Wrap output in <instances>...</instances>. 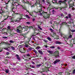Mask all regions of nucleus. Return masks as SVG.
I'll use <instances>...</instances> for the list:
<instances>
[{
    "label": "nucleus",
    "mask_w": 75,
    "mask_h": 75,
    "mask_svg": "<svg viewBox=\"0 0 75 75\" xmlns=\"http://www.w3.org/2000/svg\"><path fill=\"white\" fill-rule=\"evenodd\" d=\"M64 1H62L60 0L59 1V4H61V3H64V4H66V1H67V0H63Z\"/></svg>",
    "instance_id": "obj_1"
},
{
    "label": "nucleus",
    "mask_w": 75,
    "mask_h": 75,
    "mask_svg": "<svg viewBox=\"0 0 75 75\" xmlns=\"http://www.w3.org/2000/svg\"><path fill=\"white\" fill-rule=\"evenodd\" d=\"M59 62H60V60H59V59H57L54 61V62H53V64H56Z\"/></svg>",
    "instance_id": "obj_2"
},
{
    "label": "nucleus",
    "mask_w": 75,
    "mask_h": 75,
    "mask_svg": "<svg viewBox=\"0 0 75 75\" xmlns=\"http://www.w3.org/2000/svg\"><path fill=\"white\" fill-rule=\"evenodd\" d=\"M16 57L17 58L18 60H21V58L19 57V55L18 54H16L15 55Z\"/></svg>",
    "instance_id": "obj_3"
},
{
    "label": "nucleus",
    "mask_w": 75,
    "mask_h": 75,
    "mask_svg": "<svg viewBox=\"0 0 75 75\" xmlns=\"http://www.w3.org/2000/svg\"><path fill=\"white\" fill-rule=\"evenodd\" d=\"M46 2L48 3L47 5H49V6H51V4H50V0H47Z\"/></svg>",
    "instance_id": "obj_4"
},
{
    "label": "nucleus",
    "mask_w": 75,
    "mask_h": 75,
    "mask_svg": "<svg viewBox=\"0 0 75 75\" xmlns=\"http://www.w3.org/2000/svg\"><path fill=\"white\" fill-rule=\"evenodd\" d=\"M47 52H48V53H49V54H52V53H53V51H49L48 50H47Z\"/></svg>",
    "instance_id": "obj_5"
},
{
    "label": "nucleus",
    "mask_w": 75,
    "mask_h": 75,
    "mask_svg": "<svg viewBox=\"0 0 75 75\" xmlns=\"http://www.w3.org/2000/svg\"><path fill=\"white\" fill-rule=\"evenodd\" d=\"M38 52L40 54H43V53L42 52V51H41V50H38Z\"/></svg>",
    "instance_id": "obj_6"
},
{
    "label": "nucleus",
    "mask_w": 75,
    "mask_h": 75,
    "mask_svg": "<svg viewBox=\"0 0 75 75\" xmlns=\"http://www.w3.org/2000/svg\"><path fill=\"white\" fill-rule=\"evenodd\" d=\"M73 6H74V5L73 4H69V8H71V7H73Z\"/></svg>",
    "instance_id": "obj_7"
},
{
    "label": "nucleus",
    "mask_w": 75,
    "mask_h": 75,
    "mask_svg": "<svg viewBox=\"0 0 75 75\" xmlns=\"http://www.w3.org/2000/svg\"><path fill=\"white\" fill-rule=\"evenodd\" d=\"M35 36L34 35H33L31 37V38H32L34 41H35Z\"/></svg>",
    "instance_id": "obj_8"
},
{
    "label": "nucleus",
    "mask_w": 75,
    "mask_h": 75,
    "mask_svg": "<svg viewBox=\"0 0 75 75\" xmlns=\"http://www.w3.org/2000/svg\"><path fill=\"white\" fill-rule=\"evenodd\" d=\"M16 31L18 33V34H20V31H21V30H19L18 29H17Z\"/></svg>",
    "instance_id": "obj_9"
},
{
    "label": "nucleus",
    "mask_w": 75,
    "mask_h": 75,
    "mask_svg": "<svg viewBox=\"0 0 75 75\" xmlns=\"http://www.w3.org/2000/svg\"><path fill=\"white\" fill-rule=\"evenodd\" d=\"M22 28H23L24 29H28V26H24V27H22Z\"/></svg>",
    "instance_id": "obj_10"
},
{
    "label": "nucleus",
    "mask_w": 75,
    "mask_h": 75,
    "mask_svg": "<svg viewBox=\"0 0 75 75\" xmlns=\"http://www.w3.org/2000/svg\"><path fill=\"white\" fill-rule=\"evenodd\" d=\"M55 44H62V43L60 42L56 41Z\"/></svg>",
    "instance_id": "obj_11"
},
{
    "label": "nucleus",
    "mask_w": 75,
    "mask_h": 75,
    "mask_svg": "<svg viewBox=\"0 0 75 75\" xmlns=\"http://www.w3.org/2000/svg\"><path fill=\"white\" fill-rule=\"evenodd\" d=\"M5 72L6 73V74H8V72H9V69H6L5 70Z\"/></svg>",
    "instance_id": "obj_12"
},
{
    "label": "nucleus",
    "mask_w": 75,
    "mask_h": 75,
    "mask_svg": "<svg viewBox=\"0 0 75 75\" xmlns=\"http://www.w3.org/2000/svg\"><path fill=\"white\" fill-rule=\"evenodd\" d=\"M10 47H11V49H12V50H13V51L16 50V49H15L14 47L13 46H11Z\"/></svg>",
    "instance_id": "obj_13"
},
{
    "label": "nucleus",
    "mask_w": 75,
    "mask_h": 75,
    "mask_svg": "<svg viewBox=\"0 0 75 75\" xmlns=\"http://www.w3.org/2000/svg\"><path fill=\"white\" fill-rule=\"evenodd\" d=\"M7 30H11V27L10 26H8L7 27Z\"/></svg>",
    "instance_id": "obj_14"
},
{
    "label": "nucleus",
    "mask_w": 75,
    "mask_h": 75,
    "mask_svg": "<svg viewBox=\"0 0 75 75\" xmlns=\"http://www.w3.org/2000/svg\"><path fill=\"white\" fill-rule=\"evenodd\" d=\"M10 17L8 16L3 21V22H6V20H7L8 18H10Z\"/></svg>",
    "instance_id": "obj_15"
},
{
    "label": "nucleus",
    "mask_w": 75,
    "mask_h": 75,
    "mask_svg": "<svg viewBox=\"0 0 75 75\" xmlns=\"http://www.w3.org/2000/svg\"><path fill=\"white\" fill-rule=\"evenodd\" d=\"M47 39L48 40H49V41H51L52 40V39H51V38L50 37H47Z\"/></svg>",
    "instance_id": "obj_16"
},
{
    "label": "nucleus",
    "mask_w": 75,
    "mask_h": 75,
    "mask_svg": "<svg viewBox=\"0 0 75 75\" xmlns=\"http://www.w3.org/2000/svg\"><path fill=\"white\" fill-rule=\"evenodd\" d=\"M40 66H41V64H38L36 66V67L37 68H39L40 67Z\"/></svg>",
    "instance_id": "obj_17"
},
{
    "label": "nucleus",
    "mask_w": 75,
    "mask_h": 75,
    "mask_svg": "<svg viewBox=\"0 0 75 75\" xmlns=\"http://www.w3.org/2000/svg\"><path fill=\"white\" fill-rule=\"evenodd\" d=\"M18 29H19V30H20L21 28H22V27L21 26H19L17 27Z\"/></svg>",
    "instance_id": "obj_18"
},
{
    "label": "nucleus",
    "mask_w": 75,
    "mask_h": 75,
    "mask_svg": "<svg viewBox=\"0 0 75 75\" xmlns=\"http://www.w3.org/2000/svg\"><path fill=\"white\" fill-rule=\"evenodd\" d=\"M40 48H41V47H40V46H38L36 48V50H39V49H40Z\"/></svg>",
    "instance_id": "obj_19"
},
{
    "label": "nucleus",
    "mask_w": 75,
    "mask_h": 75,
    "mask_svg": "<svg viewBox=\"0 0 75 75\" xmlns=\"http://www.w3.org/2000/svg\"><path fill=\"white\" fill-rule=\"evenodd\" d=\"M70 21L72 23H73V20L71 18H70Z\"/></svg>",
    "instance_id": "obj_20"
},
{
    "label": "nucleus",
    "mask_w": 75,
    "mask_h": 75,
    "mask_svg": "<svg viewBox=\"0 0 75 75\" xmlns=\"http://www.w3.org/2000/svg\"><path fill=\"white\" fill-rule=\"evenodd\" d=\"M52 2L53 4H54L55 3H56V2H57V1L55 0H52Z\"/></svg>",
    "instance_id": "obj_21"
},
{
    "label": "nucleus",
    "mask_w": 75,
    "mask_h": 75,
    "mask_svg": "<svg viewBox=\"0 0 75 75\" xmlns=\"http://www.w3.org/2000/svg\"><path fill=\"white\" fill-rule=\"evenodd\" d=\"M25 16L27 18H30V17L28 15H26Z\"/></svg>",
    "instance_id": "obj_22"
},
{
    "label": "nucleus",
    "mask_w": 75,
    "mask_h": 75,
    "mask_svg": "<svg viewBox=\"0 0 75 75\" xmlns=\"http://www.w3.org/2000/svg\"><path fill=\"white\" fill-rule=\"evenodd\" d=\"M63 38H64V40L65 41L66 40H67L68 39L67 37L66 36H64L63 37Z\"/></svg>",
    "instance_id": "obj_23"
},
{
    "label": "nucleus",
    "mask_w": 75,
    "mask_h": 75,
    "mask_svg": "<svg viewBox=\"0 0 75 75\" xmlns=\"http://www.w3.org/2000/svg\"><path fill=\"white\" fill-rule=\"evenodd\" d=\"M25 3H27V4H28L29 5H31V4L30 3V2H29L28 1H26V2H25Z\"/></svg>",
    "instance_id": "obj_24"
},
{
    "label": "nucleus",
    "mask_w": 75,
    "mask_h": 75,
    "mask_svg": "<svg viewBox=\"0 0 75 75\" xmlns=\"http://www.w3.org/2000/svg\"><path fill=\"white\" fill-rule=\"evenodd\" d=\"M54 54H58V55H59V52L57 51H56L55 52H54Z\"/></svg>",
    "instance_id": "obj_25"
},
{
    "label": "nucleus",
    "mask_w": 75,
    "mask_h": 75,
    "mask_svg": "<svg viewBox=\"0 0 75 75\" xmlns=\"http://www.w3.org/2000/svg\"><path fill=\"white\" fill-rule=\"evenodd\" d=\"M30 66L31 68H35V67L31 64L30 65Z\"/></svg>",
    "instance_id": "obj_26"
},
{
    "label": "nucleus",
    "mask_w": 75,
    "mask_h": 75,
    "mask_svg": "<svg viewBox=\"0 0 75 75\" xmlns=\"http://www.w3.org/2000/svg\"><path fill=\"white\" fill-rule=\"evenodd\" d=\"M32 49H33V48L31 47L29 48H28V50H29V51H31V50H32Z\"/></svg>",
    "instance_id": "obj_27"
},
{
    "label": "nucleus",
    "mask_w": 75,
    "mask_h": 75,
    "mask_svg": "<svg viewBox=\"0 0 75 75\" xmlns=\"http://www.w3.org/2000/svg\"><path fill=\"white\" fill-rule=\"evenodd\" d=\"M50 48H52V49H54L55 48V47L53 46H51L50 47Z\"/></svg>",
    "instance_id": "obj_28"
},
{
    "label": "nucleus",
    "mask_w": 75,
    "mask_h": 75,
    "mask_svg": "<svg viewBox=\"0 0 75 75\" xmlns=\"http://www.w3.org/2000/svg\"><path fill=\"white\" fill-rule=\"evenodd\" d=\"M29 46H28V45L25 44V47H26V48H28Z\"/></svg>",
    "instance_id": "obj_29"
},
{
    "label": "nucleus",
    "mask_w": 75,
    "mask_h": 75,
    "mask_svg": "<svg viewBox=\"0 0 75 75\" xmlns=\"http://www.w3.org/2000/svg\"><path fill=\"white\" fill-rule=\"evenodd\" d=\"M26 23L27 24H31V23L30 22H26Z\"/></svg>",
    "instance_id": "obj_30"
},
{
    "label": "nucleus",
    "mask_w": 75,
    "mask_h": 75,
    "mask_svg": "<svg viewBox=\"0 0 75 75\" xmlns=\"http://www.w3.org/2000/svg\"><path fill=\"white\" fill-rule=\"evenodd\" d=\"M68 16L69 17V18H71V14H69L68 15Z\"/></svg>",
    "instance_id": "obj_31"
},
{
    "label": "nucleus",
    "mask_w": 75,
    "mask_h": 75,
    "mask_svg": "<svg viewBox=\"0 0 75 75\" xmlns=\"http://www.w3.org/2000/svg\"><path fill=\"white\" fill-rule=\"evenodd\" d=\"M26 55L28 57H30V54L29 53L27 54Z\"/></svg>",
    "instance_id": "obj_32"
},
{
    "label": "nucleus",
    "mask_w": 75,
    "mask_h": 75,
    "mask_svg": "<svg viewBox=\"0 0 75 75\" xmlns=\"http://www.w3.org/2000/svg\"><path fill=\"white\" fill-rule=\"evenodd\" d=\"M72 36L71 35H70L69 36L68 38H72Z\"/></svg>",
    "instance_id": "obj_33"
},
{
    "label": "nucleus",
    "mask_w": 75,
    "mask_h": 75,
    "mask_svg": "<svg viewBox=\"0 0 75 75\" xmlns=\"http://www.w3.org/2000/svg\"><path fill=\"white\" fill-rule=\"evenodd\" d=\"M33 51H34V52L36 54H37V51H36V50H33Z\"/></svg>",
    "instance_id": "obj_34"
},
{
    "label": "nucleus",
    "mask_w": 75,
    "mask_h": 75,
    "mask_svg": "<svg viewBox=\"0 0 75 75\" xmlns=\"http://www.w3.org/2000/svg\"><path fill=\"white\" fill-rule=\"evenodd\" d=\"M43 41H44V42H45L46 43H47V42H48V40H44Z\"/></svg>",
    "instance_id": "obj_35"
},
{
    "label": "nucleus",
    "mask_w": 75,
    "mask_h": 75,
    "mask_svg": "<svg viewBox=\"0 0 75 75\" xmlns=\"http://www.w3.org/2000/svg\"><path fill=\"white\" fill-rule=\"evenodd\" d=\"M10 48V47H8V48L7 47H6L5 48V50H7V51H8V48Z\"/></svg>",
    "instance_id": "obj_36"
},
{
    "label": "nucleus",
    "mask_w": 75,
    "mask_h": 75,
    "mask_svg": "<svg viewBox=\"0 0 75 75\" xmlns=\"http://www.w3.org/2000/svg\"><path fill=\"white\" fill-rule=\"evenodd\" d=\"M3 38H4V39H6L8 38L6 36H4L2 37Z\"/></svg>",
    "instance_id": "obj_37"
},
{
    "label": "nucleus",
    "mask_w": 75,
    "mask_h": 75,
    "mask_svg": "<svg viewBox=\"0 0 75 75\" xmlns=\"http://www.w3.org/2000/svg\"><path fill=\"white\" fill-rule=\"evenodd\" d=\"M50 31H51L52 33V32H53V31H54L53 30H52L51 28H50Z\"/></svg>",
    "instance_id": "obj_38"
},
{
    "label": "nucleus",
    "mask_w": 75,
    "mask_h": 75,
    "mask_svg": "<svg viewBox=\"0 0 75 75\" xmlns=\"http://www.w3.org/2000/svg\"><path fill=\"white\" fill-rule=\"evenodd\" d=\"M42 13V14H45V13H46V14H47V12H43Z\"/></svg>",
    "instance_id": "obj_39"
},
{
    "label": "nucleus",
    "mask_w": 75,
    "mask_h": 75,
    "mask_svg": "<svg viewBox=\"0 0 75 75\" xmlns=\"http://www.w3.org/2000/svg\"><path fill=\"white\" fill-rule=\"evenodd\" d=\"M73 74H75V69H74L73 70V72H72Z\"/></svg>",
    "instance_id": "obj_40"
},
{
    "label": "nucleus",
    "mask_w": 75,
    "mask_h": 75,
    "mask_svg": "<svg viewBox=\"0 0 75 75\" xmlns=\"http://www.w3.org/2000/svg\"><path fill=\"white\" fill-rule=\"evenodd\" d=\"M12 6H14V4H15V2H13V3H12Z\"/></svg>",
    "instance_id": "obj_41"
},
{
    "label": "nucleus",
    "mask_w": 75,
    "mask_h": 75,
    "mask_svg": "<svg viewBox=\"0 0 75 75\" xmlns=\"http://www.w3.org/2000/svg\"><path fill=\"white\" fill-rule=\"evenodd\" d=\"M13 0H9L8 2V3H7L6 4H8V3H9V2H11V1H13Z\"/></svg>",
    "instance_id": "obj_42"
},
{
    "label": "nucleus",
    "mask_w": 75,
    "mask_h": 75,
    "mask_svg": "<svg viewBox=\"0 0 75 75\" xmlns=\"http://www.w3.org/2000/svg\"><path fill=\"white\" fill-rule=\"evenodd\" d=\"M71 32L72 33H74V32H75V30H71Z\"/></svg>",
    "instance_id": "obj_43"
},
{
    "label": "nucleus",
    "mask_w": 75,
    "mask_h": 75,
    "mask_svg": "<svg viewBox=\"0 0 75 75\" xmlns=\"http://www.w3.org/2000/svg\"><path fill=\"white\" fill-rule=\"evenodd\" d=\"M9 42H10V43H13L14 42L13 40H10L9 41Z\"/></svg>",
    "instance_id": "obj_44"
},
{
    "label": "nucleus",
    "mask_w": 75,
    "mask_h": 75,
    "mask_svg": "<svg viewBox=\"0 0 75 75\" xmlns=\"http://www.w3.org/2000/svg\"><path fill=\"white\" fill-rule=\"evenodd\" d=\"M21 17H23V16H24V17L25 16V15L24 14H21Z\"/></svg>",
    "instance_id": "obj_45"
},
{
    "label": "nucleus",
    "mask_w": 75,
    "mask_h": 75,
    "mask_svg": "<svg viewBox=\"0 0 75 75\" xmlns=\"http://www.w3.org/2000/svg\"><path fill=\"white\" fill-rule=\"evenodd\" d=\"M11 22H13V23H14V21L13 20V18H11Z\"/></svg>",
    "instance_id": "obj_46"
},
{
    "label": "nucleus",
    "mask_w": 75,
    "mask_h": 75,
    "mask_svg": "<svg viewBox=\"0 0 75 75\" xmlns=\"http://www.w3.org/2000/svg\"><path fill=\"white\" fill-rule=\"evenodd\" d=\"M55 57H56V58H59V57H60V56L59 55H55Z\"/></svg>",
    "instance_id": "obj_47"
},
{
    "label": "nucleus",
    "mask_w": 75,
    "mask_h": 75,
    "mask_svg": "<svg viewBox=\"0 0 75 75\" xmlns=\"http://www.w3.org/2000/svg\"><path fill=\"white\" fill-rule=\"evenodd\" d=\"M39 13H40L39 15H40V16H42V13H41V12H39Z\"/></svg>",
    "instance_id": "obj_48"
},
{
    "label": "nucleus",
    "mask_w": 75,
    "mask_h": 75,
    "mask_svg": "<svg viewBox=\"0 0 75 75\" xmlns=\"http://www.w3.org/2000/svg\"><path fill=\"white\" fill-rule=\"evenodd\" d=\"M38 28H39V29H40V30H42V29L41 28V27H40V26H38Z\"/></svg>",
    "instance_id": "obj_49"
},
{
    "label": "nucleus",
    "mask_w": 75,
    "mask_h": 75,
    "mask_svg": "<svg viewBox=\"0 0 75 75\" xmlns=\"http://www.w3.org/2000/svg\"><path fill=\"white\" fill-rule=\"evenodd\" d=\"M6 54L7 55H9V54H10V52H6Z\"/></svg>",
    "instance_id": "obj_50"
},
{
    "label": "nucleus",
    "mask_w": 75,
    "mask_h": 75,
    "mask_svg": "<svg viewBox=\"0 0 75 75\" xmlns=\"http://www.w3.org/2000/svg\"><path fill=\"white\" fill-rule=\"evenodd\" d=\"M52 13H53V14H54L55 13V11H54V10H53L52 11Z\"/></svg>",
    "instance_id": "obj_51"
},
{
    "label": "nucleus",
    "mask_w": 75,
    "mask_h": 75,
    "mask_svg": "<svg viewBox=\"0 0 75 75\" xmlns=\"http://www.w3.org/2000/svg\"><path fill=\"white\" fill-rule=\"evenodd\" d=\"M61 17H64V14H63L62 13L61 14Z\"/></svg>",
    "instance_id": "obj_52"
},
{
    "label": "nucleus",
    "mask_w": 75,
    "mask_h": 75,
    "mask_svg": "<svg viewBox=\"0 0 75 75\" xmlns=\"http://www.w3.org/2000/svg\"><path fill=\"white\" fill-rule=\"evenodd\" d=\"M68 24H71V23H72L70 21H69L67 23Z\"/></svg>",
    "instance_id": "obj_53"
},
{
    "label": "nucleus",
    "mask_w": 75,
    "mask_h": 75,
    "mask_svg": "<svg viewBox=\"0 0 75 75\" xmlns=\"http://www.w3.org/2000/svg\"><path fill=\"white\" fill-rule=\"evenodd\" d=\"M13 10H16V8H14V7H13L12 8L13 11Z\"/></svg>",
    "instance_id": "obj_54"
},
{
    "label": "nucleus",
    "mask_w": 75,
    "mask_h": 75,
    "mask_svg": "<svg viewBox=\"0 0 75 75\" xmlns=\"http://www.w3.org/2000/svg\"><path fill=\"white\" fill-rule=\"evenodd\" d=\"M72 58L73 59H75V55L73 56L72 57Z\"/></svg>",
    "instance_id": "obj_55"
},
{
    "label": "nucleus",
    "mask_w": 75,
    "mask_h": 75,
    "mask_svg": "<svg viewBox=\"0 0 75 75\" xmlns=\"http://www.w3.org/2000/svg\"><path fill=\"white\" fill-rule=\"evenodd\" d=\"M42 1L43 2V3H45V0H42Z\"/></svg>",
    "instance_id": "obj_56"
},
{
    "label": "nucleus",
    "mask_w": 75,
    "mask_h": 75,
    "mask_svg": "<svg viewBox=\"0 0 75 75\" xmlns=\"http://www.w3.org/2000/svg\"><path fill=\"white\" fill-rule=\"evenodd\" d=\"M2 51H3V49L0 48V52H1Z\"/></svg>",
    "instance_id": "obj_57"
},
{
    "label": "nucleus",
    "mask_w": 75,
    "mask_h": 75,
    "mask_svg": "<svg viewBox=\"0 0 75 75\" xmlns=\"http://www.w3.org/2000/svg\"><path fill=\"white\" fill-rule=\"evenodd\" d=\"M57 49H58V50H61V48L59 47H57Z\"/></svg>",
    "instance_id": "obj_58"
},
{
    "label": "nucleus",
    "mask_w": 75,
    "mask_h": 75,
    "mask_svg": "<svg viewBox=\"0 0 75 75\" xmlns=\"http://www.w3.org/2000/svg\"><path fill=\"white\" fill-rule=\"evenodd\" d=\"M32 63L33 64V65H34V64H35V63H34V62H32Z\"/></svg>",
    "instance_id": "obj_59"
},
{
    "label": "nucleus",
    "mask_w": 75,
    "mask_h": 75,
    "mask_svg": "<svg viewBox=\"0 0 75 75\" xmlns=\"http://www.w3.org/2000/svg\"><path fill=\"white\" fill-rule=\"evenodd\" d=\"M72 10H75V8H74V7H72Z\"/></svg>",
    "instance_id": "obj_60"
},
{
    "label": "nucleus",
    "mask_w": 75,
    "mask_h": 75,
    "mask_svg": "<svg viewBox=\"0 0 75 75\" xmlns=\"http://www.w3.org/2000/svg\"><path fill=\"white\" fill-rule=\"evenodd\" d=\"M42 11V10L41 9L40 11H39V13H41Z\"/></svg>",
    "instance_id": "obj_61"
},
{
    "label": "nucleus",
    "mask_w": 75,
    "mask_h": 75,
    "mask_svg": "<svg viewBox=\"0 0 75 75\" xmlns=\"http://www.w3.org/2000/svg\"><path fill=\"white\" fill-rule=\"evenodd\" d=\"M2 44H6V42H2Z\"/></svg>",
    "instance_id": "obj_62"
},
{
    "label": "nucleus",
    "mask_w": 75,
    "mask_h": 75,
    "mask_svg": "<svg viewBox=\"0 0 75 75\" xmlns=\"http://www.w3.org/2000/svg\"><path fill=\"white\" fill-rule=\"evenodd\" d=\"M33 21H35V18H34L32 20Z\"/></svg>",
    "instance_id": "obj_63"
},
{
    "label": "nucleus",
    "mask_w": 75,
    "mask_h": 75,
    "mask_svg": "<svg viewBox=\"0 0 75 75\" xmlns=\"http://www.w3.org/2000/svg\"><path fill=\"white\" fill-rule=\"evenodd\" d=\"M45 48H47V47H48V46L47 45H45Z\"/></svg>",
    "instance_id": "obj_64"
}]
</instances>
